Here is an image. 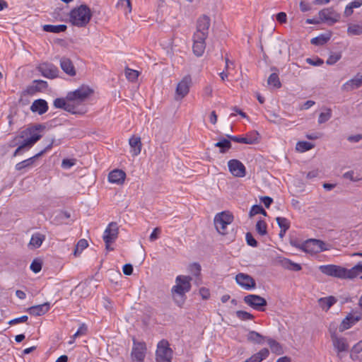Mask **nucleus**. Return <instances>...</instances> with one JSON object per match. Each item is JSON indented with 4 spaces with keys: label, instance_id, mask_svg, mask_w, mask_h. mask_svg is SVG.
Returning a JSON list of instances; mask_svg holds the SVG:
<instances>
[{
    "label": "nucleus",
    "instance_id": "f257e3e1",
    "mask_svg": "<svg viewBox=\"0 0 362 362\" xmlns=\"http://www.w3.org/2000/svg\"><path fill=\"white\" fill-rule=\"evenodd\" d=\"M192 278L189 276H177L175 279L176 284L171 289L172 296L175 303L182 307L186 300V293L191 289V281Z\"/></svg>",
    "mask_w": 362,
    "mask_h": 362
},
{
    "label": "nucleus",
    "instance_id": "f03ea898",
    "mask_svg": "<svg viewBox=\"0 0 362 362\" xmlns=\"http://www.w3.org/2000/svg\"><path fill=\"white\" fill-rule=\"evenodd\" d=\"M92 17L90 8L85 4L72 9L69 14L70 22L77 27H85Z\"/></svg>",
    "mask_w": 362,
    "mask_h": 362
},
{
    "label": "nucleus",
    "instance_id": "7ed1b4c3",
    "mask_svg": "<svg viewBox=\"0 0 362 362\" xmlns=\"http://www.w3.org/2000/svg\"><path fill=\"white\" fill-rule=\"evenodd\" d=\"M233 221V216L229 211H222L214 217V226L217 231L221 235L228 233L227 226Z\"/></svg>",
    "mask_w": 362,
    "mask_h": 362
},
{
    "label": "nucleus",
    "instance_id": "20e7f679",
    "mask_svg": "<svg viewBox=\"0 0 362 362\" xmlns=\"http://www.w3.org/2000/svg\"><path fill=\"white\" fill-rule=\"evenodd\" d=\"M173 358V350L169 346L166 340L158 342L156 352V360L157 362H171Z\"/></svg>",
    "mask_w": 362,
    "mask_h": 362
},
{
    "label": "nucleus",
    "instance_id": "39448f33",
    "mask_svg": "<svg viewBox=\"0 0 362 362\" xmlns=\"http://www.w3.org/2000/svg\"><path fill=\"white\" fill-rule=\"evenodd\" d=\"M45 127L42 124H37L30 127H28L20 132V134L16 136L13 140H11L8 146L10 147H15L16 146H19L23 141L22 139H25V138L30 137L31 135L33 134H40L38 133L39 131L44 129Z\"/></svg>",
    "mask_w": 362,
    "mask_h": 362
},
{
    "label": "nucleus",
    "instance_id": "423d86ee",
    "mask_svg": "<svg viewBox=\"0 0 362 362\" xmlns=\"http://www.w3.org/2000/svg\"><path fill=\"white\" fill-rule=\"evenodd\" d=\"M322 273L341 279H348V269L334 264L322 265L320 267Z\"/></svg>",
    "mask_w": 362,
    "mask_h": 362
},
{
    "label": "nucleus",
    "instance_id": "0eeeda50",
    "mask_svg": "<svg viewBox=\"0 0 362 362\" xmlns=\"http://www.w3.org/2000/svg\"><path fill=\"white\" fill-rule=\"evenodd\" d=\"M93 90L88 86H82L74 91L69 92L66 95L69 101L83 102L86 100Z\"/></svg>",
    "mask_w": 362,
    "mask_h": 362
},
{
    "label": "nucleus",
    "instance_id": "6e6552de",
    "mask_svg": "<svg viewBox=\"0 0 362 362\" xmlns=\"http://www.w3.org/2000/svg\"><path fill=\"white\" fill-rule=\"evenodd\" d=\"M192 83V78L189 75L183 77L176 87L175 99L179 100L185 98L188 94Z\"/></svg>",
    "mask_w": 362,
    "mask_h": 362
},
{
    "label": "nucleus",
    "instance_id": "1a4fd4ad",
    "mask_svg": "<svg viewBox=\"0 0 362 362\" xmlns=\"http://www.w3.org/2000/svg\"><path fill=\"white\" fill-rule=\"evenodd\" d=\"M211 24L210 18L206 15L199 17L197 21V29L194 35L204 37L207 38L209 29Z\"/></svg>",
    "mask_w": 362,
    "mask_h": 362
},
{
    "label": "nucleus",
    "instance_id": "9d476101",
    "mask_svg": "<svg viewBox=\"0 0 362 362\" xmlns=\"http://www.w3.org/2000/svg\"><path fill=\"white\" fill-rule=\"evenodd\" d=\"M326 243L320 240L310 239L304 243L302 249L307 252H318L327 250Z\"/></svg>",
    "mask_w": 362,
    "mask_h": 362
},
{
    "label": "nucleus",
    "instance_id": "9b49d317",
    "mask_svg": "<svg viewBox=\"0 0 362 362\" xmlns=\"http://www.w3.org/2000/svg\"><path fill=\"white\" fill-rule=\"evenodd\" d=\"M244 302L251 308L257 310H264L262 307L267 305V300L260 296L249 294L244 297Z\"/></svg>",
    "mask_w": 362,
    "mask_h": 362
},
{
    "label": "nucleus",
    "instance_id": "f8f14e48",
    "mask_svg": "<svg viewBox=\"0 0 362 362\" xmlns=\"http://www.w3.org/2000/svg\"><path fill=\"white\" fill-rule=\"evenodd\" d=\"M54 142V139H49V144L43 150H42L40 152H39L34 156L17 163L16 165V169L17 170H21L25 168L30 167L33 164V163L36 158H37L38 157L43 155L45 152H47L48 150H49L52 147Z\"/></svg>",
    "mask_w": 362,
    "mask_h": 362
},
{
    "label": "nucleus",
    "instance_id": "ddd939ff",
    "mask_svg": "<svg viewBox=\"0 0 362 362\" xmlns=\"http://www.w3.org/2000/svg\"><path fill=\"white\" fill-rule=\"evenodd\" d=\"M146 346L144 342L137 341L133 338V347L131 353L133 360L143 361L146 356Z\"/></svg>",
    "mask_w": 362,
    "mask_h": 362
},
{
    "label": "nucleus",
    "instance_id": "4468645a",
    "mask_svg": "<svg viewBox=\"0 0 362 362\" xmlns=\"http://www.w3.org/2000/svg\"><path fill=\"white\" fill-rule=\"evenodd\" d=\"M319 16L322 21L327 22L329 25H333L339 21L340 15L332 8H327L319 12Z\"/></svg>",
    "mask_w": 362,
    "mask_h": 362
},
{
    "label": "nucleus",
    "instance_id": "2eb2a0df",
    "mask_svg": "<svg viewBox=\"0 0 362 362\" xmlns=\"http://www.w3.org/2000/svg\"><path fill=\"white\" fill-rule=\"evenodd\" d=\"M229 171L233 176L243 177L246 175L245 165L238 160L232 159L228 162Z\"/></svg>",
    "mask_w": 362,
    "mask_h": 362
},
{
    "label": "nucleus",
    "instance_id": "dca6fc26",
    "mask_svg": "<svg viewBox=\"0 0 362 362\" xmlns=\"http://www.w3.org/2000/svg\"><path fill=\"white\" fill-rule=\"evenodd\" d=\"M236 283L246 290H250L256 287L255 279L250 275L239 273L235 276Z\"/></svg>",
    "mask_w": 362,
    "mask_h": 362
},
{
    "label": "nucleus",
    "instance_id": "f3484780",
    "mask_svg": "<svg viewBox=\"0 0 362 362\" xmlns=\"http://www.w3.org/2000/svg\"><path fill=\"white\" fill-rule=\"evenodd\" d=\"M119 227L116 222H111L105 229L103 235L105 243H114L118 237Z\"/></svg>",
    "mask_w": 362,
    "mask_h": 362
},
{
    "label": "nucleus",
    "instance_id": "a211bd4d",
    "mask_svg": "<svg viewBox=\"0 0 362 362\" xmlns=\"http://www.w3.org/2000/svg\"><path fill=\"white\" fill-rule=\"evenodd\" d=\"M272 53L276 57H280L282 54H290V48L288 43L282 40H278L273 43L272 46Z\"/></svg>",
    "mask_w": 362,
    "mask_h": 362
},
{
    "label": "nucleus",
    "instance_id": "6ab92c4d",
    "mask_svg": "<svg viewBox=\"0 0 362 362\" xmlns=\"http://www.w3.org/2000/svg\"><path fill=\"white\" fill-rule=\"evenodd\" d=\"M39 71L42 75L48 78H54L58 76L59 69L52 64L43 63L38 66Z\"/></svg>",
    "mask_w": 362,
    "mask_h": 362
},
{
    "label": "nucleus",
    "instance_id": "aec40b11",
    "mask_svg": "<svg viewBox=\"0 0 362 362\" xmlns=\"http://www.w3.org/2000/svg\"><path fill=\"white\" fill-rule=\"evenodd\" d=\"M42 137L41 134H33L30 137L23 140L22 143L18 146L13 153V156L19 155L23 149L31 148Z\"/></svg>",
    "mask_w": 362,
    "mask_h": 362
},
{
    "label": "nucleus",
    "instance_id": "412c9836",
    "mask_svg": "<svg viewBox=\"0 0 362 362\" xmlns=\"http://www.w3.org/2000/svg\"><path fill=\"white\" fill-rule=\"evenodd\" d=\"M226 136L231 141L238 143L253 144L257 142L259 138V134L257 132H252L247 134L245 137H238L235 136H230L227 134Z\"/></svg>",
    "mask_w": 362,
    "mask_h": 362
},
{
    "label": "nucleus",
    "instance_id": "4be33fe9",
    "mask_svg": "<svg viewBox=\"0 0 362 362\" xmlns=\"http://www.w3.org/2000/svg\"><path fill=\"white\" fill-rule=\"evenodd\" d=\"M206 37L193 35V52L197 57H201L206 49Z\"/></svg>",
    "mask_w": 362,
    "mask_h": 362
},
{
    "label": "nucleus",
    "instance_id": "5701e85b",
    "mask_svg": "<svg viewBox=\"0 0 362 362\" xmlns=\"http://www.w3.org/2000/svg\"><path fill=\"white\" fill-rule=\"evenodd\" d=\"M362 86V74H357L354 78L346 81L341 87L344 91H351Z\"/></svg>",
    "mask_w": 362,
    "mask_h": 362
},
{
    "label": "nucleus",
    "instance_id": "b1692460",
    "mask_svg": "<svg viewBox=\"0 0 362 362\" xmlns=\"http://www.w3.org/2000/svg\"><path fill=\"white\" fill-rule=\"evenodd\" d=\"M360 320L361 317L359 315L355 316L352 314L348 315L341 322L339 327V332H344V330L349 329Z\"/></svg>",
    "mask_w": 362,
    "mask_h": 362
},
{
    "label": "nucleus",
    "instance_id": "393cba45",
    "mask_svg": "<svg viewBox=\"0 0 362 362\" xmlns=\"http://www.w3.org/2000/svg\"><path fill=\"white\" fill-rule=\"evenodd\" d=\"M126 174L122 170H114L109 173L108 180L110 182L118 185L122 184L125 180Z\"/></svg>",
    "mask_w": 362,
    "mask_h": 362
},
{
    "label": "nucleus",
    "instance_id": "a878e982",
    "mask_svg": "<svg viewBox=\"0 0 362 362\" xmlns=\"http://www.w3.org/2000/svg\"><path fill=\"white\" fill-rule=\"evenodd\" d=\"M48 110L47 103L43 99L35 100L30 106V110L39 115L45 113Z\"/></svg>",
    "mask_w": 362,
    "mask_h": 362
},
{
    "label": "nucleus",
    "instance_id": "bb28decb",
    "mask_svg": "<svg viewBox=\"0 0 362 362\" xmlns=\"http://www.w3.org/2000/svg\"><path fill=\"white\" fill-rule=\"evenodd\" d=\"M49 310V303H45L41 305H34L28 309V312L34 316H40L47 313Z\"/></svg>",
    "mask_w": 362,
    "mask_h": 362
},
{
    "label": "nucleus",
    "instance_id": "cd10ccee",
    "mask_svg": "<svg viewBox=\"0 0 362 362\" xmlns=\"http://www.w3.org/2000/svg\"><path fill=\"white\" fill-rule=\"evenodd\" d=\"M333 345L338 352L346 351L349 349V344L346 342V339L343 337H337L335 334L331 336Z\"/></svg>",
    "mask_w": 362,
    "mask_h": 362
},
{
    "label": "nucleus",
    "instance_id": "c85d7f7f",
    "mask_svg": "<svg viewBox=\"0 0 362 362\" xmlns=\"http://www.w3.org/2000/svg\"><path fill=\"white\" fill-rule=\"evenodd\" d=\"M60 66L62 69L68 75L74 76L76 75V70L72 62L66 57H62L60 59Z\"/></svg>",
    "mask_w": 362,
    "mask_h": 362
},
{
    "label": "nucleus",
    "instance_id": "c756f323",
    "mask_svg": "<svg viewBox=\"0 0 362 362\" xmlns=\"http://www.w3.org/2000/svg\"><path fill=\"white\" fill-rule=\"evenodd\" d=\"M129 145L131 148H132V155L134 156H138L141 151V138L139 136H133L129 139Z\"/></svg>",
    "mask_w": 362,
    "mask_h": 362
},
{
    "label": "nucleus",
    "instance_id": "7c9ffc66",
    "mask_svg": "<svg viewBox=\"0 0 362 362\" xmlns=\"http://www.w3.org/2000/svg\"><path fill=\"white\" fill-rule=\"evenodd\" d=\"M362 6V0H354L346 5L344 11L345 17L351 16L354 13V8H358Z\"/></svg>",
    "mask_w": 362,
    "mask_h": 362
},
{
    "label": "nucleus",
    "instance_id": "2f4dec72",
    "mask_svg": "<svg viewBox=\"0 0 362 362\" xmlns=\"http://www.w3.org/2000/svg\"><path fill=\"white\" fill-rule=\"evenodd\" d=\"M265 339V337L255 331H250L247 335V339L249 341L257 344H262Z\"/></svg>",
    "mask_w": 362,
    "mask_h": 362
},
{
    "label": "nucleus",
    "instance_id": "473e14b6",
    "mask_svg": "<svg viewBox=\"0 0 362 362\" xmlns=\"http://www.w3.org/2000/svg\"><path fill=\"white\" fill-rule=\"evenodd\" d=\"M336 302L337 299L334 296L320 298L318 300L320 306L326 311L328 310Z\"/></svg>",
    "mask_w": 362,
    "mask_h": 362
},
{
    "label": "nucleus",
    "instance_id": "72a5a7b5",
    "mask_svg": "<svg viewBox=\"0 0 362 362\" xmlns=\"http://www.w3.org/2000/svg\"><path fill=\"white\" fill-rule=\"evenodd\" d=\"M45 239V235L40 233L33 234L30 240V245L33 248H38L41 246L42 242Z\"/></svg>",
    "mask_w": 362,
    "mask_h": 362
},
{
    "label": "nucleus",
    "instance_id": "f704fd0d",
    "mask_svg": "<svg viewBox=\"0 0 362 362\" xmlns=\"http://www.w3.org/2000/svg\"><path fill=\"white\" fill-rule=\"evenodd\" d=\"M67 28L66 25H45L43 26V30L49 33H59L64 32Z\"/></svg>",
    "mask_w": 362,
    "mask_h": 362
},
{
    "label": "nucleus",
    "instance_id": "c9c22d12",
    "mask_svg": "<svg viewBox=\"0 0 362 362\" xmlns=\"http://www.w3.org/2000/svg\"><path fill=\"white\" fill-rule=\"evenodd\" d=\"M281 265L284 268L291 271L298 272L302 269L299 264L293 262L288 259H283L281 261Z\"/></svg>",
    "mask_w": 362,
    "mask_h": 362
},
{
    "label": "nucleus",
    "instance_id": "e433bc0d",
    "mask_svg": "<svg viewBox=\"0 0 362 362\" xmlns=\"http://www.w3.org/2000/svg\"><path fill=\"white\" fill-rule=\"evenodd\" d=\"M33 83L35 85H33L30 87L28 92L30 93H33L35 91H40L47 86V81H42V80H35L33 81Z\"/></svg>",
    "mask_w": 362,
    "mask_h": 362
},
{
    "label": "nucleus",
    "instance_id": "4c0bfd02",
    "mask_svg": "<svg viewBox=\"0 0 362 362\" xmlns=\"http://www.w3.org/2000/svg\"><path fill=\"white\" fill-rule=\"evenodd\" d=\"M267 343L273 353L278 355L283 354L282 346L278 341L272 339H267Z\"/></svg>",
    "mask_w": 362,
    "mask_h": 362
},
{
    "label": "nucleus",
    "instance_id": "58836bf2",
    "mask_svg": "<svg viewBox=\"0 0 362 362\" xmlns=\"http://www.w3.org/2000/svg\"><path fill=\"white\" fill-rule=\"evenodd\" d=\"M269 351L268 349L264 348L261 349L258 353L252 355L250 358L254 362H261L269 356Z\"/></svg>",
    "mask_w": 362,
    "mask_h": 362
},
{
    "label": "nucleus",
    "instance_id": "ea45409f",
    "mask_svg": "<svg viewBox=\"0 0 362 362\" xmlns=\"http://www.w3.org/2000/svg\"><path fill=\"white\" fill-rule=\"evenodd\" d=\"M215 146L220 148V152L224 153L231 148V143L230 140L223 139L216 142Z\"/></svg>",
    "mask_w": 362,
    "mask_h": 362
},
{
    "label": "nucleus",
    "instance_id": "a19ab883",
    "mask_svg": "<svg viewBox=\"0 0 362 362\" xmlns=\"http://www.w3.org/2000/svg\"><path fill=\"white\" fill-rule=\"evenodd\" d=\"M349 35H362V24H349L347 28Z\"/></svg>",
    "mask_w": 362,
    "mask_h": 362
},
{
    "label": "nucleus",
    "instance_id": "79ce46f5",
    "mask_svg": "<svg viewBox=\"0 0 362 362\" xmlns=\"http://www.w3.org/2000/svg\"><path fill=\"white\" fill-rule=\"evenodd\" d=\"M88 246V243L86 239L79 240L77 244L76 245L75 250L74 251V255L75 257H77Z\"/></svg>",
    "mask_w": 362,
    "mask_h": 362
},
{
    "label": "nucleus",
    "instance_id": "37998d69",
    "mask_svg": "<svg viewBox=\"0 0 362 362\" xmlns=\"http://www.w3.org/2000/svg\"><path fill=\"white\" fill-rule=\"evenodd\" d=\"M359 273H362V262H359L351 269H348V279H354L357 276Z\"/></svg>",
    "mask_w": 362,
    "mask_h": 362
},
{
    "label": "nucleus",
    "instance_id": "c03bdc74",
    "mask_svg": "<svg viewBox=\"0 0 362 362\" xmlns=\"http://www.w3.org/2000/svg\"><path fill=\"white\" fill-rule=\"evenodd\" d=\"M267 83L272 85L274 88H279L281 86L277 73H272L268 78Z\"/></svg>",
    "mask_w": 362,
    "mask_h": 362
},
{
    "label": "nucleus",
    "instance_id": "a18cd8bd",
    "mask_svg": "<svg viewBox=\"0 0 362 362\" xmlns=\"http://www.w3.org/2000/svg\"><path fill=\"white\" fill-rule=\"evenodd\" d=\"M314 148V144L308 141H298L296 144V150L300 152H305Z\"/></svg>",
    "mask_w": 362,
    "mask_h": 362
},
{
    "label": "nucleus",
    "instance_id": "49530a36",
    "mask_svg": "<svg viewBox=\"0 0 362 362\" xmlns=\"http://www.w3.org/2000/svg\"><path fill=\"white\" fill-rule=\"evenodd\" d=\"M276 221L281 229H283V232H286L290 228L289 221L284 217H276Z\"/></svg>",
    "mask_w": 362,
    "mask_h": 362
},
{
    "label": "nucleus",
    "instance_id": "de8ad7c7",
    "mask_svg": "<svg viewBox=\"0 0 362 362\" xmlns=\"http://www.w3.org/2000/svg\"><path fill=\"white\" fill-rule=\"evenodd\" d=\"M332 117V110L327 108L325 112H322L320 114L318 117V123L323 124L327 122Z\"/></svg>",
    "mask_w": 362,
    "mask_h": 362
},
{
    "label": "nucleus",
    "instance_id": "09e8293b",
    "mask_svg": "<svg viewBox=\"0 0 362 362\" xmlns=\"http://www.w3.org/2000/svg\"><path fill=\"white\" fill-rule=\"evenodd\" d=\"M259 214H261L265 216L267 215L266 211L263 209V207L261 205H253L250 211V216L252 217Z\"/></svg>",
    "mask_w": 362,
    "mask_h": 362
},
{
    "label": "nucleus",
    "instance_id": "8fccbe9b",
    "mask_svg": "<svg viewBox=\"0 0 362 362\" xmlns=\"http://www.w3.org/2000/svg\"><path fill=\"white\" fill-rule=\"evenodd\" d=\"M256 230L260 235H264L267 233V223L263 220H259L256 223Z\"/></svg>",
    "mask_w": 362,
    "mask_h": 362
},
{
    "label": "nucleus",
    "instance_id": "3c124183",
    "mask_svg": "<svg viewBox=\"0 0 362 362\" xmlns=\"http://www.w3.org/2000/svg\"><path fill=\"white\" fill-rule=\"evenodd\" d=\"M235 314L237 317L241 320H250L254 318V316L252 314L243 310H238Z\"/></svg>",
    "mask_w": 362,
    "mask_h": 362
},
{
    "label": "nucleus",
    "instance_id": "603ef678",
    "mask_svg": "<svg viewBox=\"0 0 362 362\" xmlns=\"http://www.w3.org/2000/svg\"><path fill=\"white\" fill-rule=\"evenodd\" d=\"M329 39V37H326L324 35H320L318 37L313 38L310 42L313 45H322L325 44L328 41Z\"/></svg>",
    "mask_w": 362,
    "mask_h": 362
},
{
    "label": "nucleus",
    "instance_id": "864d4df0",
    "mask_svg": "<svg viewBox=\"0 0 362 362\" xmlns=\"http://www.w3.org/2000/svg\"><path fill=\"white\" fill-rule=\"evenodd\" d=\"M341 58V54L339 52L332 53L328 57L326 63L328 65H333Z\"/></svg>",
    "mask_w": 362,
    "mask_h": 362
},
{
    "label": "nucleus",
    "instance_id": "5fc2aeb1",
    "mask_svg": "<svg viewBox=\"0 0 362 362\" xmlns=\"http://www.w3.org/2000/svg\"><path fill=\"white\" fill-rule=\"evenodd\" d=\"M30 267L34 273H38L42 269V262L39 259H34Z\"/></svg>",
    "mask_w": 362,
    "mask_h": 362
},
{
    "label": "nucleus",
    "instance_id": "6e6d98bb",
    "mask_svg": "<svg viewBox=\"0 0 362 362\" xmlns=\"http://www.w3.org/2000/svg\"><path fill=\"white\" fill-rule=\"evenodd\" d=\"M127 78L132 81H135L139 76V72L135 70L127 69L125 71Z\"/></svg>",
    "mask_w": 362,
    "mask_h": 362
},
{
    "label": "nucleus",
    "instance_id": "4d7b16f0",
    "mask_svg": "<svg viewBox=\"0 0 362 362\" xmlns=\"http://www.w3.org/2000/svg\"><path fill=\"white\" fill-rule=\"evenodd\" d=\"M355 173L353 170L348 171L343 175V177L345 179H348L352 182H358L361 180V177L358 176H355Z\"/></svg>",
    "mask_w": 362,
    "mask_h": 362
},
{
    "label": "nucleus",
    "instance_id": "13d9d810",
    "mask_svg": "<svg viewBox=\"0 0 362 362\" xmlns=\"http://www.w3.org/2000/svg\"><path fill=\"white\" fill-rule=\"evenodd\" d=\"M245 238H246V241H247V243L252 246V247H257V241L254 238L253 235H252L251 233H246V235H245Z\"/></svg>",
    "mask_w": 362,
    "mask_h": 362
},
{
    "label": "nucleus",
    "instance_id": "bf43d9fd",
    "mask_svg": "<svg viewBox=\"0 0 362 362\" xmlns=\"http://www.w3.org/2000/svg\"><path fill=\"white\" fill-rule=\"evenodd\" d=\"M67 103L64 98H56L54 100V106L57 108L64 109Z\"/></svg>",
    "mask_w": 362,
    "mask_h": 362
},
{
    "label": "nucleus",
    "instance_id": "052dcab7",
    "mask_svg": "<svg viewBox=\"0 0 362 362\" xmlns=\"http://www.w3.org/2000/svg\"><path fill=\"white\" fill-rule=\"evenodd\" d=\"M28 317L27 315H23L20 317H17V318L11 320L8 323L10 325H13L21 323V322H25L28 320Z\"/></svg>",
    "mask_w": 362,
    "mask_h": 362
},
{
    "label": "nucleus",
    "instance_id": "680f3d73",
    "mask_svg": "<svg viewBox=\"0 0 362 362\" xmlns=\"http://www.w3.org/2000/svg\"><path fill=\"white\" fill-rule=\"evenodd\" d=\"M190 272L195 276H199L201 272V266L198 263L190 265Z\"/></svg>",
    "mask_w": 362,
    "mask_h": 362
},
{
    "label": "nucleus",
    "instance_id": "e2e57ef3",
    "mask_svg": "<svg viewBox=\"0 0 362 362\" xmlns=\"http://www.w3.org/2000/svg\"><path fill=\"white\" fill-rule=\"evenodd\" d=\"M75 165L74 159H64L62 163V166L64 168L68 169Z\"/></svg>",
    "mask_w": 362,
    "mask_h": 362
},
{
    "label": "nucleus",
    "instance_id": "0e129e2a",
    "mask_svg": "<svg viewBox=\"0 0 362 362\" xmlns=\"http://www.w3.org/2000/svg\"><path fill=\"white\" fill-rule=\"evenodd\" d=\"M306 62L308 64L313 66H320L324 63L323 60L320 58H317L315 60L311 58H307Z\"/></svg>",
    "mask_w": 362,
    "mask_h": 362
},
{
    "label": "nucleus",
    "instance_id": "69168bd1",
    "mask_svg": "<svg viewBox=\"0 0 362 362\" xmlns=\"http://www.w3.org/2000/svg\"><path fill=\"white\" fill-rule=\"evenodd\" d=\"M362 351V341H358L356 344L351 349V356L353 357L354 354H358Z\"/></svg>",
    "mask_w": 362,
    "mask_h": 362
},
{
    "label": "nucleus",
    "instance_id": "338daca9",
    "mask_svg": "<svg viewBox=\"0 0 362 362\" xmlns=\"http://www.w3.org/2000/svg\"><path fill=\"white\" fill-rule=\"evenodd\" d=\"M199 294L202 296V298L204 300H207L210 296V291L208 288L205 287H202L199 289Z\"/></svg>",
    "mask_w": 362,
    "mask_h": 362
},
{
    "label": "nucleus",
    "instance_id": "774afa93",
    "mask_svg": "<svg viewBox=\"0 0 362 362\" xmlns=\"http://www.w3.org/2000/svg\"><path fill=\"white\" fill-rule=\"evenodd\" d=\"M276 21L280 23H285L287 20L286 13L284 12H280L276 16Z\"/></svg>",
    "mask_w": 362,
    "mask_h": 362
}]
</instances>
